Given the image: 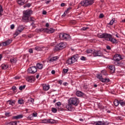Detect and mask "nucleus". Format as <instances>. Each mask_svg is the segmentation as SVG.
<instances>
[{
	"label": "nucleus",
	"mask_w": 125,
	"mask_h": 125,
	"mask_svg": "<svg viewBox=\"0 0 125 125\" xmlns=\"http://www.w3.org/2000/svg\"><path fill=\"white\" fill-rule=\"evenodd\" d=\"M122 56L120 54H116L113 56V60L115 61L114 64L116 66H122L125 62L123 61H121Z\"/></svg>",
	"instance_id": "obj_1"
},
{
	"label": "nucleus",
	"mask_w": 125,
	"mask_h": 125,
	"mask_svg": "<svg viewBox=\"0 0 125 125\" xmlns=\"http://www.w3.org/2000/svg\"><path fill=\"white\" fill-rule=\"evenodd\" d=\"M31 14H33V11L31 10H27L23 13L22 20L24 22H28L29 18L31 16Z\"/></svg>",
	"instance_id": "obj_2"
},
{
	"label": "nucleus",
	"mask_w": 125,
	"mask_h": 125,
	"mask_svg": "<svg viewBox=\"0 0 125 125\" xmlns=\"http://www.w3.org/2000/svg\"><path fill=\"white\" fill-rule=\"evenodd\" d=\"M68 104L73 106H78L80 104V100L77 97L70 98L68 100Z\"/></svg>",
	"instance_id": "obj_3"
},
{
	"label": "nucleus",
	"mask_w": 125,
	"mask_h": 125,
	"mask_svg": "<svg viewBox=\"0 0 125 125\" xmlns=\"http://www.w3.org/2000/svg\"><path fill=\"white\" fill-rule=\"evenodd\" d=\"M67 44L65 42H61L59 43L58 45H56L54 50L55 51H58L59 50H61V49H63L66 47Z\"/></svg>",
	"instance_id": "obj_4"
},
{
	"label": "nucleus",
	"mask_w": 125,
	"mask_h": 125,
	"mask_svg": "<svg viewBox=\"0 0 125 125\" xmlns=\"http://www.w3.org/2000/svg\"><path fill=\"white\" fill-rule=\"evenodd\" d=\"M59 38L62 41H70L71 40L70 35L66 33H60L59 35Z\"/></svg>",
	"instance_id": "obj_5"
},
{
	"label": "nucleus",
	"mask_w": 125,
	"mask_h": 125,
	"mask_svg": "<svg viewBox=\"0 0 125 125\" xmlns=\"http://www.w3.org/2000/svg\"><path fill=\"white\" fill-rule=\"evenodd\" d=\"M78 59H79V55H74L67 60L66 63L67 64H73L75 63V62H77Z\"/></svg>",
	"instance_id": "obj_6"
},
{
	"label": "nucleus",
	"mask_w": 125,
	"mask_h": 125,
	"mask_svg": "<svg viewBox=\"0 0 125 125\" xmlns=\"http://www.w3.org/2000/svg\"><path fill=\"white\" fill-rule=\"evenodd\" d=\"M111 34H109L108 33H100L98 35V38H100L101 39H104L105 41H107L108 42L110 41V39L111 38Z\"/></svg>",
	"instance_id": "obj_7"
},
{
	"label": "nucleus",
	"mask_w": 125,
	"mask_h": 125,
	"mask_svg": "<svg viewBox=\"0 0 125 125\" xmlns=\"http://www.w3.org/2000/svg\"><path fill=\"white\" fill-rule=\"evenodd\" d=\"M94 1L93 0H83L81 2L82 6H88L93 4Z\"/></svg>",
	"instance_id": "obj_8"
},
{
	"label": "nucleus",
	"mask_w": 125,
	"mask_h": 125,
	"mask_svg": "<svg viewBox=\"0 0 125 125\" xmlns=\"http://www.w3.org/2000/svg\"><path fill=\"white\" fill-rule=\"evenodd\" d=\"M97 78L101 81L102 83H109L110 82V79L109 78H103L102 75L97 74Z\"/></svg>",
	"instance_id": "obj_9"
},
{
	"label": "nucleus",
	"mask_w": 125,
	"mask_h": 125,
	"mask_svg": "<svg viewBox=\"0 0 125 125\" xmlns=\"http://www.w3.org/2000/svg\"><path fill=\"white\" fill-rule=\"evenodd\" d=\"M37 71V67H36V66H32L28 68L27 72L29 73V74H35Z\"/></svg>",
	"instance_id": "obj_10"
},
{
	"label": "nucleus",
	"mask_w": 125,
	"mask_h": 125,
	"mask_svg": "<svg viewBox=\"0 0 125 125\" xmlns=\"http://www.w3.org/2000/svg\"><path fill=\"white\" fill-rule=\"evenodd\" d=\"M45 33H47V34H53V33H54L55 32V29H53V28H45Z\"/></svg>",
	"instance_id": "obj_11"
},
{
	"label": "nucleus",
	"mask_w": 125,
	"mask_h": 125,
	"mask_svg": "<svg viewBox=\"0 0 125 125\" xmlns=\"http://www.w3.org/2000/svg\"><path fill=\"white\" fill-rule=\"evenodd\" d=\"M94 56H103V54L101 52V51L100 50L95 51L94 52L93 54Z\"/></svg>",
	"instance_id": "obj_12"
},
{
	"label": "nucleus",
	"mask_w": 125,
	"mask_h": 125,
	"mask_svg": "<svg viewBox=\"0 0 125 125\" xmlns=\"http://www.w3.org/2000/svg\"><path fill=\"white\" fill-rule=\"evenodd\" d=\"M26 81L29 83L35 82V77H34L33 76H28L27 77H26Z\"/></svg>",
	"instance_id": "obj_13"
},
{
	"label": "nucleus",
	"mask_w": 125,
	"mask_h": 125,
	"mask_svg": "<svg viewBox=\"0 0 125 125\" xmlns=\"http://www.w3.org/2000/svg\"><path fill=\"white\" fill-rule=\"evenodd\" d=\"M109 69L111 74L115 73V71L116 70V68H115V65H110L109 66Z\"/></svg>",
	"instance_id": "obj_14"
},
{
	"label": "nucleus",
	"mask_w": 125,
	"mask_h": 125,
	"mask_svg": "<svg viewBox=\"0 0 125 125\" xmlns=\"http://www.w3.org/2000/svg\"><path fill=\"white\" fill-rule=\"evenodd\" d=\"M11 42H12V40L9 39L4 42H3V44L4 46H5L6 45H8V44H10Z\"/></svg>",
	"instance_id": "obj_15"
},
{
	"label": "nucleus",
	"mask_w": 125,
	"mask_h": 125,
	"mask_svg": "<svg viewBox=\"0 0 125 125\" xmlns=\"http://www.w3.org/2000/svg\"><path fill=\"white\" fill-rule=\"evenodd\" d=\"M108 42H111L112 43H118V41L115 39V38L112 37V35H111V38L109 40H108Z\"/></svg>",
	"instance_id": "obj_16"
},
{
	"label": "nucleus",
	"mask_w": 125,
	"mask_h": 125,
	"mask_svg": "<svg viewBox=\"0 0 125 125\" xmlns=\"http://www.w3.org/2000/svg\"><path fill=\"white\" fill-rule=\"evenodd\" d=\"M66 108L68 111H73V105L69 103L66 105Z\"/></svg>",
	"instance_id": "obj_17"
},
{
	"label": "nucleus",
	"mask_w": 125,
	"mask_h": 125,
	"mask_svg": "<svg viewBox=\"0 0 125 125\" xmlns=\"http://www.w3.org/2000/svg\"><path fill=\"white\" fill-rule=\"evenodd\" d=\"M95 125H106V123L104 121H97L95 122Z\"/></svg>",
	"instance_id": "obj_18"
},
{
	"label": "nucleus",
	"mask_w": 125,
	"mask_h": 125,
	"mask_svg": "<svg viewBox=\"0 0 125 125\" xmlns=\"http://www.w3.org/2000/svg\"><path fill=\"white\" fill-rule=\"evenodd\" d=\"M23 116L22 114H20L16 116L13 117V120H18L19 119H22L23 118Z\"/></svg>",
	"instance_id": "obj_19"
},
{
	"label": "nucleus",
	"mask_w": 125,
	"mask_h": 125,
	"mask_svg": "<svg viewBox=\"0 0 125 125\" xmlns=\"http://www.w3.org/2000/svg\"><path fill=\"white\" fill-rule=\"evenodd\" d=\"M56 106H57V107L58 108L59 111H62V109L61 108V103L60 102H59L58 103H56L55 104Z\"/></svg>",
	"instance_id": "obj_20"
},
{
	"label": "nucleus",
	"mask_w": 125,
	"mask_h": 125,
	"mask_svg": "<svg viewBox=\"0 0 125 125\" xmlns=\"http://www.w3.org/2000/svg\"><path fill=\"white\" fill-rule=\"evenodd\" d=\"M58 121L57 120H55L54 119H48V124H57Z\"/></svg>",
	"instance_id": "obj_21"
},
{
	"label": "nucleus",
	"mask_w": 125,
	"mask_h": 125,
	"mask_svg": "<svg viewBox=\"0 0 125 125\" xmlns=\"http://www.w3.org/2000/svg\"><path fill=\"white\" fill-rule=\"evenodd\" d=\"M86 53H93V54H94V49L92 48H89L86 50Z\"/></svg>",
	"instance_id": "obj_22"
},
{
	"label": "nucleus",
	"mask_w": 125,
	"mask_h": 125,
	"mask_svg": "<svg viewBox=\"0 0 125 125\" xmlns=\"http://www.w3.org/2000/svg\"><path fill=\"white\" fill-rule=\"evenodd\" d=\"M37 68L39 69V70H42V69L43 68V65H42L41 62L38 63L37 64Z\"/></svg>",
	"instance_id": "obj_23"
},
{
	"label": "nucleus",
	"mask_w": 125,
	"mask_h": 125,
	"mask_svg": "<svg viewBox=\"0 0 125 125\" xmlns=\"http://www.w3.org/2000/svg\"><path fill=\"white\" fill-rule=\"evenodd\" d=\"M76 95L79 97H81L83 95V93L81 92V91H77L76 93Z\"/></svg>",
	"instance_id": "obj_24"
},
{
	"label": "nucleus",
	"mask_w": 125,
	"mask_h": 125,
	"mask_svg": "<svg viewBox=\"0 0 125 125\" xmlns=\"http://www.w3.org/2000/svg\"><path fill=\"white\" fill-rule=\"evenodd\" d=\"M7 103L8 104H9V105H11V106H13L15 105V101L9 100L7 102Z\"/></svg>",
	"instance_id": "obj_25"
},
{
	"label": "nucleus",
	"mask_w": 125,
	"mask_h": 125,
	"mask_svg": "<svg viewBox=\"0 0 125 125\" xmlns=\"http://www.w3.org/2000/svg\"><path fill=\"white\" fill-rule=\"evenodd\" d=\"M36 32L37 33H41V32H44L45 33V28H39L36 29Z\"/></svg>",
	"instance_id": "obj_26"
},
{
	"label": "nucleus",
	"mask_w": 125,
	"mask_h": 125,
	"mask_svg": "<svg viewBox=\"0 0 125 125\" xmlns=\"http://www.w3.org/2000/svg\"><path fill=\"white\" fill-rule=\"evenodd\" d=\"M57 59H58V56L54 57H52L51 59H50L49 62H54V61H56V60H57Z\"/></svg>",
	"instance_id": "obj_27"
},
{
	"label": "nucleus",
	"mask_w": 125,
	"mask_h": 125,
	"mask_svg": "<svg viewBox=\"0 0 125 125\" xmlns=\"http://www.w3.org/2000/svg\"><path fill=\"white\" fill-rule=\"evenodd\" d=\"M1 67L2 70H6V69L8 68L9 66L8 65V64H3L1 65Z\"/></svg>",
	"instance_id": "obj_28"
},
{
	"label": "nucleus",
	"mask_w": 125,
	"mask_h": 125,
	"mask_svg": "<svg viewBox=\"0 0 125 125\" xmlns=\"http://www.w3.org/2000/svg\"><path fill=\"white\" fill-rule=\"evenodd\" d=\"M17 29L22 33V31L24 30V26L23 25H19Z\"/></svg>",
	"instance_id": "obj_29"
},
{
	"label": "nucleus",
	"mask_w": 125,
	"mask_h": 125,
	"mask_svg": "<svg viewBox=\"0 0 125 125\" xmlns=\"http://www.w3.org/2000/svg\"><path fill=\"white\" fill-rule=\"evenodd\" d=\"M49 85H45L43 86V90H44L45 91H47L48 89H49Z\"/></svg>",
	"instance_id": "obj_30"
},
{
	"label": "nucleus",
	"mask_w": 125,
	"mask_h": 125,
	"mask_svg": "<svg viewBox=\"0 0 125 125\" xmlns=\"http://www.w3.org/2000/svg\"><path fill=\"white\" fill-rule=\"evenodd\" d=\"M21 31H20V30L17 29L16 32H15L14 34V36L16 37H17V36H18V35H19L20 34H21Z\"/></svg>",
	"instance_id": "obj_31"
},
{
	"label": "nucleus",
	"mask_w": 125,
	"mask_h": 125,
	"mask_svg": "<svg viewBox=\"0 0 125 125\" xmlns=\"http://www.w3.org/2000/svg\"><path fill=\"white\" fill-rule=\"evenodd\" d=\"M24 1H25L24 0H17L18 3L19 4H20V5H23V4H24Z\"/></svg>",
	"instance_id": "obj_32"
},
{
	"label": "nucleus",
	"mask_w": 125,
	"mask_h": 125,
	"mask_svg": "<svg viewBox=\"0 0 125 125\" xmlns=\"http://www.w3.org/2000/svg\"><path fill=\"white\" fill-rule=\"evenodd\" d=\"M10 62L11 63H12V64H14V63H16V62H17V60L16 58H13L10 59Z\"/></svg>",
	"instance_id": "obj_33"
},
{
	"label": "nucleus",
	"mask_w": 125,
	"mask_h": 125,
	"mask_svg": "<svg viewBox=\"0 0 125 125\" xmlns=\"http://www.w3.org/2000/svg\"><path fill=\"white\" fill-rule=\"evenodd\" d=\"M113 103L115 105V106H116V107L119 106V104H120V101H119L117 100H115L114 102Z\"/></svg>",
	"instance_id": "obj_34"
},
{
	"label": "nucleus",
	"mask_w": 125,
	"mask_h": 125,
	"mask_svg": "<svg viewBox=\"0 0 125 125\" xmlns=\"http://www.w3.org/2000/svg\"><path fill=\"white\" fill-rule=\"evenodd\" d=\"M116 22V19L113 18L112 20L110 21V22L108 23V25H113L114 23Z\"/></svg>",
	"instance_id": "obj_35"
},
{
	"label": "nucleus",
	"mask_w": 125,
	"mask_h": 125,
	"mask_svg": "<svg viewBox=\"0 0 125 125\" xmlns=\"http://www.w3.org/2000/svg\"><path fill=\"white\" fill-rule=\"evenodd\" d=\"M119 104H120V105L122 106V107H124V106H125V102L123 100H120Z\"/></svg>",
	"instance_id": "obj_36"
},
{
	"label": "nucleus",
	"mask_w": 125,
	"mask_h": 125,
	"mask_svg": "<svg viewBox=\"0 0 125 125\" xmlns=\"http://www.w3.org/2000/svg\"><path fill=\"white\" fill-rule=\"evenodd\" d=\"M41 122L42 123V124H48V119H44L42 120Z\"/></svg>",
	"instance_id": "obj_37"
},
{
	"label": "nucleus",
	"mask_w": 125,
	"mask_h": 125,
	"mask_svg": "<svg viewBox=\"0 0 125 125\" xmlns=\"http://www.w3.org/2000/svg\"><path fill=\"white\" fill-rule=\"evenodd\" d=\"M43 48V47H41V46H36L35 47V50H38V51L42 50Z\"/></svg>",
	"instance_id": "obj_38"
},
{
	"label": "nucleus",
	"mask_w": 125,
	"mask_h": 125,
	"mask_svg": "<svg viewBox=\"0 0 125 125\" xmlns=\"http://www.w3.org/2000/svg\"><path fill=\"white\" fill-rule=\"evenodd\" d=\"M35 100H34L33 98H30L28 100V103H32V104H33Z\"/></svg>",
	"instance_id": "obj_39"
},
{
	"label": "nucleus",
	"mask_w": 125,
	"mask_h": 125,
	"mask_svg": "<svg viewBox=\"0 0 125 125\" xmlns=\"http://www.w3.org/2000/svg\"><path fill=\"white\" fill-rule=\"evenodd\" d=\"M24 102H25L24 101V100H23L22 99H20L18 100L19 104H24Z\"/></svg>",
	"instance_id": "obj_40"
},
{
	"label": "nucleus",
	"mask_w": 125,
	"mask_h": 125,
	"mask_svg": "<svg viewBox=\"0 0 125 125\" xmlns=\"http://www.w3.org/2000/svg\"><path fill=\"white\" fill-rule=\"evenodd\" d=\"M68 71H69V69L63 68L62 70V74H67Z\"/></svg>",
	"instance_id": "obj_41"
},
{
	"label": "nucleus",
	"mask_w": 125,
	"mask_h": 125,
	"mask_svg": "<svg viewBox=\"0 0 125 125\" xmlns=\"http://www.w3.org/2000/svg\"><path fill=\"white\" fill-rule=\"evenodd\" d=\"M3 11V9H2V6H1V5H0V17L2 15V14H1V12H2Z\"/></svg>",
	"instance_id": "obj_42"
},
{
	"label": "nucleus",
	"mask_w": 125,
	"mask_h": 125,
	"mask_svg": "<svg viewBox=\"0 0 125 125\" xmlns=\"http://www.w3.org/2000/svg\"><path fill=\"white\" fill-rule=\"evenodd\" d=\"M26 87V85H23V86H20L19 87L20 90H23V89H24Z\"/></svg>",
	"instance_id": "obj_43"
},
{
	"label": "nucleus",
	"mask_w": 125,
	"mask_h": 125,
	"mask_svg": "<svg viewBox=\"0 0 125 125\" xmlns=\"http://www.w3.org/2000/svg\"><path fill=\"white\" fill-rule=\"evenodd\" d=\"M101 73L103 75H104V76H107V71L106 70H102Z\"/></svg>",
	"instance_id": "obj_44"
},
{
	"label": "nucleus",
	"mask_w": 125,
	"mask_h": 125,
	"mask_svg": "<svg viewBox=\"0 0 125 125\" xmlns=\"http://www.w3.org/2000/svg\"><path fill=\"white\" fill-rule=\"evenodd\" d=\"M51 111L53 113H56L57 112V109L54 107L52 108Z\"/></svg>",
	"instance_id": "obj_45"
},
{
	"label": "nucleus",
	"mask_w": 125,
	"mask_h": 125,
	"mask_svg": "<svg viewBox=\"0 0 125 125\" xmlns=\"http://www.w3.org/2000/svg\"><path fill=\"white\" fill-rule=\"evenodd\" d=\"M5 115L6 117H10V116H11V113H10V112H6Z\"/></svg>",
	"instance_id": "obj_46"
},
{
	"label": "nucleus",
	"mask_w": 125,
	"mask_h": 125,
	"mask_svg": "<svg viewBox=\"0 0 125 125\" xmlns=\"http://www.w3.org/2000/svg\"><path fill=\"white\" fill-rule=\"evenodd\" d=\"M71 9H72V8L71 7L67 8V10L65 12H64V16H65L66 13H67V12H69V11H70V10H71Z\"/></svg>",
	"instance_id": "obj_47"
},
{
	"label": "nucleus",
	"mask_w": 125,
	"mask_h": 125,
	"mask_svg": "<svg viewBox=\"0 0 125 125\" xmlns=\"http://www.w3.org/2000/svg\"><path fill=\"white\" fill-rule=\"evenodd\" d=\"M11 125H17V122H16V121L11 122Z\"/></svg>",
	"instance_id": "obj_48"
},
{
	"label": "nucleus",
	"mask_w": 125,
	"mask_h": 125,
	"mask_svg": "<svg viewBox=\"0 0 125 125\" xmlns=\"http://www.w3.org/2000/svg\"><path fill=\"white\" fill-rule=\"evenodd\" d=\"M50 2H51V0H45V3L46 4H48Z\"/></svg>",
	"instance_id": "obj_49"
},
{
	"label": "nucleus",
	"mask_w": 125,
	"mask_h": 125,
	"mask_svg": "<svg viewBox=\"0 0 125 125\" xmlns=\"http://www.w3.org/2000/svg\"><path fill=\"white\" fill-rule=\"evenodd\" d=\"M12 89L13 91H15V90H16V89H17V88L15 86H13L12 87Z\"/></svg>",
	"instance_id": "obj_50"
},
{
	"label": "nucleus",
	"mask_w": 125,
	"mask_h": 125,
	"mask_svg": "<svg viewBox=\"0 0 125 125\" xmlns=\"http://www.w3.org/2000/svg\"><path fill=\"white\" fill-rule=\"evenodd\" d=\"M81 60H83V61H84L86 60V58H85V57H84L83 56H82L81 58Z\"/></svg>",
	"instance_id": "obj_51"
},
{
	"label": "nucleus",
	"mask_w": 125,
	"mask_h": 125,
	"mask_svg": "<svg viewBox=\"0 0 125 125\" xmlns=\"http://www.w3.org/2000/svg\"><path fill=\"white\" fill-rule=\"evenodd\" d=\"M99 17V18L102 19L104 17V15L103 14H100Z\"/></svg>",
	"instance_id": "obj_52"
},
{
	"label": "nucleus",
	"mask_w": 125,
	"mask_h": 125,
	"mask_svg": "<svg viewBox=\"0 0 125 125\" xmlns=\"http://www.w3.org/2000/svg\"><path fill=\"white\" fill-rule=\"evenodd\" d=\"M117 118L119 120H120V121H123V120H124V118L122 116H118Z\"/></svg>",
	"instance_id": "obj_53"
},
{
	"label": "nucleus",
	"mask_w": 125,
	"mask_h": 125,
	"mask_svg": "<svg viewBox=\"0 0 125 125\" xmlns=\"http://www.w3.org/2000/svg\"><path fill=\"white\" fill-rule=\"evenodd\" d=\"M14 28H15V26L14 25V24H12L10 27V28L11 29V30H13Z\"/></svg>",
	"instance_id": "obj_54"
},
{
	"label": "nucleus",
	"mask_w": 125,
	"mask_h": 125,
	"mask_svg": "<svg viewBox=\"0 0 125 125\" xmlns=\"http://www.w3.org/2000/svg\"><path fill=\"white\" fill-rule=\"evenodd\" d=\"M62 83H63L62 80H60L58 82V83H59V84H62Z\"/></svg>",
	"instance_id": "obj_55"
},
{
	"label": "nucleus",
	"mask_w": 125,
	"mask_h": 125,
	"mask_svg": "<svg viewBox=\"0 0 125 125\" xmlns=\"http://www.w3.org/2000/svg\"><path fill=\"white\" fill-rule=\"evenodd\" d=\"M36 20V19H35V18H30V21H31L32 22H34V21Z\"/></svg>",
	"instance_id": "obj_56"
},
{
	"label": "nucleus",
	"mask_w": 125,
	"mask_h": 125,
	"mask_svg": "<svg viewBox=\"0 0 125 125\" xmlns=\"http://www.w3.org/2000/svg\"><path fill=\"white\" fill-rule=\"evenodd\" d=\"M31 6V5L30 4H26L25 5V7H30Z\"/></svg>",
	"instance_id": "obj_57"
},
{
	"label": "nucleus",
	"mask_w": 125,
	"mask_h": 125,
	"mask_svg": "<svg viewBox=\"0 0 125 125\" xmlns=\"http://www.w3.org/2000/svg\"><path fill=\"white\" fill-rule=\"evenodd\" d=\"M46 13H47V12H46L45 10H43V11H42V14H43V15H46Z\"/></svg>",
	"instance_id": "obj_58"
},
{
	"label": "nucleus",
	"mask_w": 125,
	"mask_h": 125,
	"mask_svg": "<svg viewBox=\"0 0 125 125\" xmlns=\"http://www.w3.org/2000/svg\"><path fill=\"white\" fill-rule=\"evenodd\" d=\"M106 48H107V49H108V50H110V49H111V47H110V46H109V45H107V46H106Z\"/></svg>",
	"instance_id": "obj_59"
},
{
	"label": "nucleus",
	"mask_w": 125,
	"mask_h": 125,
	"mask_svg": "<svg viewBox=\"0 0 125 125\" xmlns=\"http://www.w3.org/2000/svg\"><path fill=\"white\" fill-rule=\"evenodd\" d=\"M29 52H30V53H33V49H29Z\"/></svg>",
	"instance_id": "obj_60"
},
{
	"label": "nucleus",
	"mask_w": 125,
	"mask_h": 125,
	"mask_svg": "<svg viewBox=\"0 0 125 125\" xmlns=\"http://www.w3.org/2000/svg\"><path fill=\"white\" fill-rule=\"evenodd\" d=\"M37 115H38V114L37 113H33V116L34 117H37Z\"/></svg>",
	"instance_id": "obj_61"
},
{
	"label": "nucleus",
	"mask_w": 125,
	"mask_h": 125,
	"mask_svg": "<svg viewBox=\"0 0 125 125\" xmlns=\"http://www.w3.org/2000/svg\"><path fill=\"white\" fill-rule=\"evenodd\" d=\"M63 85H64V86H66V85H68V83H67L66 82H64L63 83Z\"/></svg>",
	"instance_id": "obj_62"
},
{
	"label": "nucleus",
	"mask_w": 125,
	"mask_h": 125,
	"mask_svg": "<svg viewBox=\"0 0 125 125\" xmlns=\"http://www.w3.org/2000/svg\"><path fill=\"white\" fill-rule=\"evenodd\" d=\"M51 74H52V75H54L55 74V70H52Z\"/></svg>",
	"instance_id": "obj_63"
},
{
	"label": "nucleus",
	"mask_w": 125,
	"mask_h": 125,
	"mask_svg": "<svg viewBox=\"0 0 125 125\" xmlns=\"http://www.w3.org/2000/svg\"><path fill=\"white\" fill-rule=\"evenodd\" d=\"M28 38H29V39H30V38H32V37H33V35L32 34H30L28 35Z\"/></svg>",
	"instance_id": "obj_64"
}]
</instances>
